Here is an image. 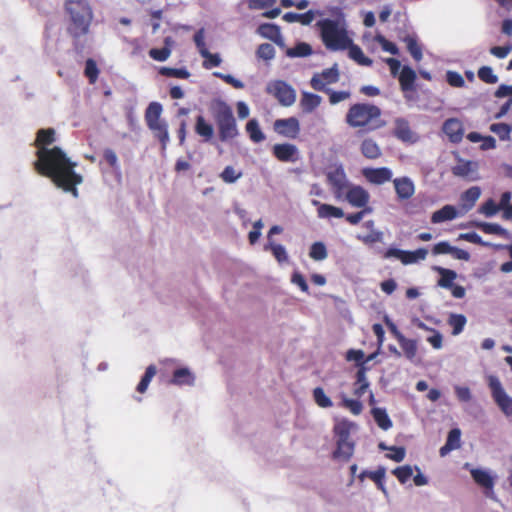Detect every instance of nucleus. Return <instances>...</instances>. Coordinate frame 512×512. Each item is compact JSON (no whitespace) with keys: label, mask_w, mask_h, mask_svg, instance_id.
<instances>
[{"label":"nucleus","mask_w":512,"mask_h":512,"mask_svg":"<svg viewBox=\"0 0 512 512\" xmlns=\"http://www.w3.org/2000/svg\"><path fill=\"white\" fill-rule=\"evenodd\" d=\"M499 211H501L499 205L496 204L492 198L485 201L479 209V212L484 214L486 217H493Z\"/></svg>","instance_id":"58"},{"label":"nucleus","mask_w":512,"mask_h":512,"mask_svg":"<svg viewBox=\"0 0 512 512\" xmlns=\"http://www.w3.org/2000/svg\"><path fill=\"white\" fill-rule=\"evenodd\" d=\"M389 450L391 451V453L386 455L388 459H391L395 462H402L404 460L406 455V450L404 447L391 446Z\"/></svg>","instance_id":"64"},{"label":"nucleus","mask_w":512,"mask_h":512,"mask_svg":"<svg viewBox=\"0 0 512 512\" xmlns=\"http://www.w3.org/2000/svg\"><path fill=\"white\" fill-rule=\"evenodd\" d=\"M313 53L312 47L306 42H298L293 48L286 50V55L290 58L307 57Z\"/></svg>","instance_id":"40"},{"label":"nucleus","mask_w":512,"mask_h":512,"mask_svg":"<svg viewBox=\"0 0 512 512\" xmlns=\"http://www.w3.org/2000/svg\"><path fill=\"white\" fill-rule=\"evenodd\" d=\"M256 55L260 59H263L265 61H270V60L274 59V57H275V48L270 43L260 44L256 51Z\"/></svg>","instance_id":"52"},{"label":"nucleus","mask_w":512,"mask_h":512,"mask_svg":"<svg viewBox=\"0 0 512 512\" xmlns=\"http://www.w3.org/2000/svg\"><path fill=\"white\" fill-rule=\"evenodd\" d=\"M427 254L428 251L425 248H419L415 251H407L396 247H390L385 252V258H396L403 264L408 265L424 260Z\"/></svg>","instance_id":"10"},{"label":"nucleus","mask_w":512,"mask_h":512,"mask_svg":"<svg viewBox=\"0 0 512 512\" xmlns=\"http://www.w3.org/2000/svg\"><path fill=\"white\" fill-rule=\"evenodd\" d=\"M354 446V442L350 439L337 440V448L333 452V457L349 460L354 453Z\"/></svg>","instance_id":"30"},{"label":"nucleus","mask_w":512,"mask_h":512,"mask_svg":"<svg viewBox=\"0 0 512 512\" xmlns=\"http://www.w3.org/2000/svg\"><path fill=\"white\" fill-rule=\"evenodd\" d=\"M392 473L400 483H406L413 475V468L410 465H403L395 468Z\"/></svg>","instance_id":"54"},{"label":"nucleus","mask_w":512,"mask_h":512,"mask_svg":"<svg viewBox=\"0 0 512 512\" xmlns=\"http://www.w3.org/2000/svg\"><path fill=\"white\" fill-rule=\"evenodd\" d=\"M266 250H270L279 263L286 262L288 260V254L285 247L281 244H277L274 241H268L265 245Z\"/></svg>","instance_id":"44"},{"label":"nucleus","mask_w":512,"mask_h":512,"mask_svg":"<svg viewBox=\"0 0 512 512\" xmlns=\"http://www.w3.org/2000/svg\"><path fill=\"white\" fill-rule=\"evenodd\" d=\"M342 405L349 409L350 412L354 415H359L363 410V405L360 400L351 399L346 396L342 397Z\"/></svg>","instance_id":"59"},{"label":"nucleus","mask_w":512,"mask_h":512,"mask_svg":"<svg viewBox=\"0 0 512 512\" xmlns=\"http://www.w3.org/2000/svg\"><path fill=\"white\" fill-rule=\"evenodd\" d=\"M309 256L315 261L326 259L328 253L325 244L320 241L314 242L310 247Z\"/></svg>","instance_id":"47"},{"label":"nucleus","mask_w":512,"mask_h":512,"mask_svg":"<svg viewBox=\"0 0 512 512\" xmlns=\"http://www.w3.org/2000/svg\"><path fill=\"white\" fill-rule=\"evenodd\" d=\"M281 30L277 24L274 23H262L257 28V33L265 39L275 40L280 34Z\"/></svg>","instance_id":"39"},{"label":"nucleus","mask_w":512,"mask_h":512,"mask_svg":"<svg viewBox=\"0 0 512 512\" xmlns=\"http://www.w3.org/2000/svg\"><path fill=\"white\" fill-rule=\"evenodd\" d=\"M416 72L408 65H404L399 73V82L402 91L408 92L415 89Z\"/></svg>","instance_id":"25"},{"label":"nucleus","mask_w":512,"mask_h":512,"mask_svg":"<svg viewBox=\"0 0 512 512\" xmlns=\"http://www.w3.org/2000/svg\"><path fill=\"white\" fill-rule=\"evenodd\" d=\"M397 197L400 200H406L415 193V185L409 177H400L393 180Z\"/></svg>","instance_id":"21"},{"label":"nucleus","mask_w":512,"mask_h":512,"mask_svg":"<svg viewBox=\"0 0 512 512\" xmlns=\"http://www.w3.org/2000/svg\"><path fill=\"white\" fill-rule=\"evenodd\" d=\"M84 73L91 84L96 82L99 75V69L93 59L89 58L86 60Z\"/></svg>","instance_id":"55"},{"label":"nucleus","mask_w":512,"mask_h":512,"mask_svg":"<svg viewBox=\"0 0 512 512\" xmlns=\"http://www.w3.org/2000/svg\"><path fill=\"white\" fill-rule=\"evenodd\" d=\"M212 114L216 122L219 139L227 142L238 136L239 131L232 108L223 100L217 99L213 102Z\"/></svg>","instance_id":"4"},{"label":"nucleus","mask_w":512,"mask_h":512,"mask_svg":"<svg viewBox=\"0 0 512 512\" xmlns=\"http://www.w3.org/2000/svg\"><path fill=\"white\" fill-rule=\"evenodd\" d=\"M386 476V468L384 466H379L375 471L364 470L359 475L360 479H364L365 477L370 478L374 483L379 482V480H384Z\"/></svg>","instance_id":"57"},{"label":"nucleus","mask_w":512,"mask_h":512,"mask_svg":"<svg viewBox=\"0 0 512 512\" xmlns=\"http://www.w3.org/2000/svg\"><path fill=\"white\" fill-rule=\"evenodd\" d=\"M480 195L481 189L478 186H472L468 188L461 194L460 197L462 208L465 211L472 209Z\"/></svg>","instance_id":"27"},{"label":"nucleus","mask_w":512,"mask_h":512,"mask_svg":"<svg viewBox=\"0 0 512 512\" xmlns=\"http://www.w3.org/2000/svg\"><path fill=\"white\" fill-rule=\"evenodd\" d=\"M370 199L366 189L359 185H353L346 193V200L350 205L357 208L365 207Z\"/></svg>","instance_id":"15"},{"label":"nucleus","mask_w":512,"mask_h":512,"mask_svg":"<svg viewBox=\"0 0 512 512\" xmlns=\"http://www.w3.org/2000/svg\"><path fill=\"white\" fill-rule=\"evenodd\" d=\"M55 141L53 128L37 131L35 145L37 160L34 162L36 171L52 180V182L65 192L78 197L77 185L81 184L82 176L75 172V162H72L66 153L59 147L48 148Z\"/></svg>","instance_id":"1"},{"label":"nucleus","mask_w":512,"mask_h":512,"mask_svg":"<svg viewBox=\"0 0 512 512\" xmlns=\"http://www.w3.org/2000/svg\"><path fill=\"white\" fill-rule=\"evenodd\" d=\"M195 132L201 136L204 142H209L214 136V128L202 115L196 117Z\"/></svg>","instance_id":"29"},{"label":"nucleus","mask_w":512,"mask_h":512,"mask_svg":"<svg viewBox=\"0 0 512 512\" xmlns=\"http://www.w3.org/2000/svg\"><path fill=\"white\" fill-rule=\"evenodd\" d=\"M353 426L354 424L348 420H341L337 422L334 426V433L337 440L350 439V432Z\"/></svg>","instance_id":"43"},{"label":"nucleus","mask_w":512,"mask_h":512,"mask_svg":"<svg viewBox=\"0 0 512 512\" xmlns=\"http://www.w3.org/2000/svg\"><path fill=\"white\" fill-rule=\"evenodd\" d=\"M458 240H464L473 244H478L484 247H494L496 249L501 248V245H494L490 242L484 241L482 237L476 232L461 233L458 236Z\"/></svg>","instance_id":"42"},{"label":"nucleus","mask_w":512,"mask_h":512,"mask_svg":"<svg viewBox=\"0 0 512 512\" xmlns=\"http://www.w3.org/2000/svg\"><path fill=\"white\" fill-rule=\"evenodd\" d=\"M163 107L159 102H151L145 110V121L147 126L162 121L161 114Z\"/></svg>","instance_id":"32"},{"label":"nucleus","mask_w":512,"mask_h":512,"mask_svg":"<svg viewBox=\"0 0 512 512\" xmlns=\"http://www.w3.org/2000/svg\"><path fill=\"white\" fill-rule=\"evenodd\" d=\"M457 215L458 213L455 206L447 204L444 205L441 209L432 213L431 222L433 224L443 223L455 219Z\"/></svg>","instance_id":"26"},{"label":"nucleus","mask_w":512,"mask_h":512,"mask_svg":"<svg viewBox=\"0 0 512 512\" xmlns=\"http://www.w3.org/2000/svg\"><path fill=\"white\" fill-rule=\"evenodd\" d=\"M273 129L282 137L295 139L300 133V122L296 117L276 119Z\"/></svg>","instance_id":"11"},{"label":"nucleus","mask_w":512,"mask_h":512,"mask_svg":"<svg viewBox=\"0 0 512 512\" xmlns=\"http://www.w3.org/2000/svg\"><path fill=\"white\" fill-rule=\"evenodd\" d=\"M490 131L495 133L500 140L506 141L510 139L512 127L506 123H493L490 125Z\"/></svg>","instance_id":"48"},{"label":"nucleus","mask_w":512,"mask_h":512,"mask_svg":"<svg viewBox=\"0 0 512 512\" xmlns=\"http://www.w3.org/2000/svg\"><path fill=\"white\" fill-rule=\"evenodd\" d=\"M328 182L331 184L336 194L342 192L347 186V176L344 168L340 165L326 174Z\"/></svg>","instance_id":"20"},{"label":"nucleus","mask_w":512,"mask_h":512,"mask_svg":"<svg viewBox=\"0 0 512 512\" xmlns=\"http://www.w3.org/2000/svg\"><path fill=\"white\" fill-rule=\"evenodd\" d=\"M458 163L452 167L451 171L454 176L467 178L469 180H477L478 179V163L471 160H464L460 157L457 158Z\"/></svg>","instance_id":"13"},{"label":"nucleus","mask_w":512,"mask_h":512,"mask_svg":"<svg viewBox=\"0 0 512 512\" xmlns=\"http://www.w3.org/2000/svg\"><path fill=\"white\" fill-rule=\"evenodd\" d=\"M371 414L381 429L387 431L392 427V421L385 408L374 407L371 410Z\"/></svg>","instance_id":"35"},{"label":"nucleus","mask_w":512,"mask_h":512,"mask_svg":"<svg viewBox=\"0 0 512 512\" xmlns=\"http://www.w3.org/2000/svg\"><path fill=\"white\" fill-rule=\"evenodd\" d=\"M313 398L316 404L321 408H329L333 405L332 400L326 395L324 389L321 387L313 389Z\"/></svg>","instance_id":"49"},{"label":"nucleus","mask_w":512,"mask_h":512,"mask_svg":"<svg viewBox=\"0 0 512 512\" xmlns=\"http://www.w3.org/2000/svg\"><path fill=\"white\" fill-rule=\"evenodd\" d=\"M339 78L338 64L335 63L332 67L324 69L321 73H315L310 80V85L316 91H324L327 89L326 85L337 83Z\"/></svg>","instance_id":"9"},{"label":"nucleus","mask_w":512,"mask_h":512,"mask_svg":"<svg viewBox=\"0 0 512 512\" xmlns=\"http://www.w3.org/2000/svg\"><path fill=\"white\" fill-rule=\"evenodd\" d=\"M246 131L254 143H260L266 139L265 134L260 128L259 122L257 119L252 118L246 124Z\"/></svg>","instance_id":"36"},{"label":"nucleus","mask_w":512,"mask_h":512,"mask_svg":"<svg viewBox=\"0 0 512 512\" xmlns=\"http://www.w3.org/2000/svg\"><path fill=\"white\" fill-rule=\"evenodd\" d=\"M446 81L447 83L456 88L463 87L465 85V80L462 75L456 71H447L446 73Z\"/></svg>","instance_id":"62"},{"label":"nucleus","mask_w":512,"mask_h":512,"mask_svg":"<svg viewBox=\"0 0 512 512\" xmlns=\"http://www.w3.org/2000/svg\"><path fill=\"white\" fill-rule=\"evenodd\" d=\"M477 74L478 78L487 84H495L499 79L490 66L480 67Z\"/></svg>","instance_id":"51"},{"label":"nucleus","mask_w":512,"mask_h":512,"mask_svg":"<svg viewBox=\"0 0 512 512\" xmlns=\"http://www.w3.org/2000/svg\"><path fill=\"white\" fill-rule=\"evenodd\" d=\"M402 41L405 42L407 50L413 57L415 61H420L423 57L422 49L417 42V37L415 35H406L402 38Z\"/></svg>","instance_id":"38"},{"label":"nucleus","mask_w":512,"mask_h":512,"mask_svg":"<svg viewBox=\"0 0 512 512\" xmlns=\"http://www.w3.org/2000/svg\"><path fill=\"white\" fill-rule=\"evenodd\" d=\"M343 216L344 212L341 208L330 204H323L320 206V209H318V217L320 218H342Z\"/></svg>","instance_id":"46"},{"label":"nucleus","mask_w":512,"mask_h":512,"mask_svg":"<svg viewBox=\"0 0 512 512\" xmlns=\"http://www.w3.org/2000/svg\"><path fill=\"white\" fill-rule=\"evenodd\" d=\"M469 464L465 465L469 469L472 479L475 483L483 489V495L495 502L499 499L494 492L495 479L487 469L482 468H469Z\"/></svg>","instance_id":"8"},{"label":"nucleus","mask_w":512,"mask_h":512,"mask_svg":"<svg viewBox=\"0 0 512 512\" xmlns=\"http://www.w3.org/2000/svg\"><path fill=\"white\" fill-rule=\"evenodd\" d=\"M362 174L370 183L376 185L384 184L392 178V171L387 167L364 168Z\"/></svg>","instance_id":"18"},{"label":"nucleus","mask_w":512,"mask_h":512,"mask_svg":"<svg viewBox=\"0 0 512 512\" xmlns=\"http://www.w3.org/2000/svg\"><path fill=\"white\" fill-rule=\"evenodd\" d=\"M213 75L217 78L222 79L224 82H226L227 84H230L231 86H233L236 89L244 88V83L241 80L235 78L231 74H224L222 72H214Z\"/></svg>","instance_id":"63"},{"label":"nucleus","mask_w":512,"mask_h":512,"mask_svg":"<svg viewBox=\"0 0 512 512\" xmlns=\"http://www.w3.org/2000/svg\"><path fill=\"white\" fill-rule=\"evenodd\" d=\"M488 385L491 390V395L499 409L507 417L512 416V397H510L504 390L500 380L496 376H489Z\"/></svg>","instance_id":"7"},{"label":"nucleus","mask_w":512,"mask_h":512,"mask_svg":"<svg viewBox=\"0 0 512 512\" xmlns=\"http://www.w3.org/2000/svg\"><path fill=\"white\" fill-rule=\"evenodd\" d=\"M467 318L463 314L451 313L448 318V324L452 327V335L457 336L464 330Z\"/></svg>","instance_id":"41"},{"label":"nucleus","mask_w":512,"mask_h":512,"mask_svg":"<svg viewBox=\"0 0 512 512\" xmlns=\"http://www.w3.org/2000/svg\"><path fill=\"white\" fill-rule=\"evenodd\" d=\"M242 175V172L236 171L234 167L226 166L221 172L220 177L225 183L232 184L235 183L238 179H240Z\"/></svg>","instance_id":"53"},{"label":"nucleus","mask_w":512,"mask_h":512,"mask_svg":"<svg viewBox=\"0 0 512 512\" xmlns=\"http://www.w3.org/2000/svg\"><path fill=\"white\" fill-rule=\"evenodd\" d=\"M159 73L166 77H174L178 79H187L190 76V73L186 68L162 67L159 70Z\"/></svg>","instance_id":"50"},{"label":"nucleus","mask_w":512,"mask_h":512,"mask_svg":"<svg viewBox=\"0 0 512 512\" xmlns=\"http://www.w3.org/2000/svg\"><path fill=\"white\" fill-rule=\"evenodd\" d=\"M195 381L196 376L188 367H180L173 371L169 383L179 387H193L195 385Z\"/></svg>","instance_id":"19"},{"label":"nucleus","mask_w":512,"mask_h":512,"mask_svg":"<svg viewBox=\"0 0 512 512\" xmlns=\"http://www.w3.org/2000/svg\"><path fill=\"white\" fill-rule=\"evenodd\" d=\"M266 92L276 98L283 107L292 106L297 99L296 90L284 80L270 81L266 86Z\"/></svg>","instance_id":"6"},{"label":"nucleus","mask_w":512,"mask_h":512,"mask_svg":"<svg viewBox=\"0 0 512 512\" xmlns=\"http://www.w3.org/2000/svg\"><path fill=\"white\" fill-rule=\"evenodd\" d=\"M360 150L362 155L368 159H377L382 154L378 144L370 138L362 141Z\"/></svg>","instance_id":"34"},{"label":"nucleus","mask_w":512,"mask_h":512,"mask_svg":"<svg viewBox=\"0 0 512 512\" xmlns=\"http://www.w3.org/2000/svg\"><path fill=\"white\" fill-rule=\"evenodd\" d=\"M375 41L377 43H379L382 47V49L385 51V52H388L392 55H397L399 53V49L397 47V45L389 40H387L385 38V36H383L382 34L378 33L375 35Z\"/></svg>","instance_id":"56"},{"label":"nucleus","mask_w":512,"mask_h":512,"mask_svg":"<svg viewBox=\"0 0 512 512\" xmlns=\"http://www.w3.org/2000/svg\"><path fill=\"white\" fill-rule=\"evenodd\" d=\"M66 11L69 15L70 25L68 31L76 42L88 34L93 20V10L88 0H66ZM78 49V44L75 43Z\"/></svg>","instance_id":"2"},{"label":"nucleus","mask_w":512,"mask_h":512,"mask_svg":"<svg viewBox=\"0 0 512 512\" xmlns=\"http://www.w3.org/2000/svg\"><path fill=\"white\" fill-rule=\"evenodd\" d=\"M171 55V48H152L149 50V56L156 61H166Z\"/></svg>","instance_id":"61"},{"label":"nucleus","mask_w":512,"mask_h":512,"mask_svg":"<svg viewBox=\"0 0 512 512\" xmlns=\"http://www.w3.org/2000/svg\"><path fill=\"white\" fill-rule=\"evenodd\" d=\"M321 101L322 98L318 94L303 91L300 106L304 113H311L321 104Z\"/></svg>","instance_id":"28"},{"label":"nucleus","mask_w":512,"mask_h":512,"mask_svg":"<svg viewBox=\"0 0 512 512\" xmlns=\"http://www.w3.org/2000/svg\"><path fill=\"white\" fill-rule=\"evenodd\" d=\"M380 115L381 109L378 106L369 103H356L349 108L346 122L353 128L364 127Z\"/></svg>","instance_id":"5"},{"label":"nucleus","mask_w":512,"mask_h":512,"mask_svg":"<svg viewBox=\"0 0 512 512\" xmlns=\"http://www.w3.org/2000/svg\"><path fill=\"white\" fill-rule=\"evenodd\" d=\"M461 446V430L453 428L448 432L445 444L439 449L441 457H445L451 451L460 448Z\"/></svg>","instance_id":"22"},{"label":"nucleus","mask_w":512,"mask_h":512,"mask_svg":"<svg viewBox=\"0 0 512 512\" xmlns=\"http://www.w3.org/2000/svg\"><path fill=\"white\" fill-rule=\"evenodd\" d=\"M156 372H157V369H156L155 365H149L146 368L144 375L141 377V380H140V382L138 383V385L136 387V390L139 393L146 392V390L148 389V386H149L151 380L156 375Z\"/></svg>","instance_id":"45"},{"label":"nucleus","mask_w":512,"mask_h":512,"mask_svg":"<svg viewBox=\"0 0 512 512\" xmlns=\"http://www.w3.org/2000/svg\"><path fill=\"white\" fill-rule=\"evenodd\" d=\"M470 224L472 226L480 229L481 231H483L486 234L500 235V236H503V237H505L507 239H510L512 237L510 232L507 229L503 228L501 225H499L497 223H488V222H483V221H473Z\"/></svg>","instance_id":"24"},{"label":"nucleus","mask_w":512,"mask_h":512,"mask_svg":"<svg viewBox=\"0 0 512 512\" xmlns=\"http://www.w3.org/2000/svg\"><path fill=\"white\" fill-rule=\"evenodd\" d=\"M323 92L329 94V102L332 105L338 104L350 97L349 91H334L330 88H327Z\"/></svg>","instance_id":"60"},{"label":"nucleus","mask_w":512,"mask_h":512,"mask_svg":"<svg viewBox=\"0 0 512 512\" xmlns=\"http://www.w3.org/2000/svg\"><path fill=\"white\" fill-rule=\"evenodd\" d=\"M434 270L440 274V279L438 280V286L449 289L453 286V282L457 277V273L454 270L443 268L440 266H435Z\"/></svg>","instance_id":"33"},{"label":"nucleus","mask_w":512,"mask_h":512,"mask_svg":"<svg viewBox=\"0 0 512 512\" xmlns=\"http://www.w3.org/2000/svg\"><path fill=\"white\" fill-rule=\"evenodd\" d=\"M325 14L322 10H308L304 13L286 12L282 19L287 23L299 22L304 26L310 25L316 16H323Z\"/></svg>","instance_id":"16"},{"label":"nucleus","mask_w":512,"mask_h":512,"mask_svg":"<svg viewBox=\"0 0 512 512\" xmlns=\"http://www.w3.org/2000/svg\"><path fill=\"white\" fill-rule=\"evenodd\" d=\"M148 128L153 132L154 136L159 140L162 151H165L169 142L170 136L168 131V124L165 120H162L153 125H148Z\"/></svg>","instance_id":"23"},{"label":"nucleus","mask_w":512,"mask_h":512,"mask_svg":"<svg viewBox=\"0 0 512 512\" xmlns=\"http://www.w3.org/2000/svg\"><path fill=\"white\" fill-rule=\"evenodd\" d=\"M393 136L403 143L414 144L419 140L416 132L410 128L409 121L404 117L394 119Z\"/></svg>","instance_id":"12"},{"label":"nucleus","mask_w":512,"mask_h":512,"mask_svg":"<svg viewBox=\"0 0 512 512\" xmlns=\"http://www.w3.org/2000/svg\"><path fill=\"white\" fill-rule=\"evenodd\" d=\"M400 347L402 348L405 357L412 361L416 354H417V348L418 344L417 341L414 339H409L405 336H401L399 340H397Z\"/></svg>","instance_id":"37"},{"label":"nucleus","mask_w":512,"mask_h":512,"mask_svg":"<svg viewBox=\"0 0 512 512\" xmlns=\"http://www.w3.org/2000/svg\"><path fill=\"white\" fill-rule=\"evenodd\" d=\"M442 130L452 143H459L464 135L463 125L457 118H449L445 120Z\"/></svg>","instance_id":"17"},{"label":"nucleus","mask_w":512,"mask_h":512,"mask_svg":"<svg viewBox=\"0 0 512 512\" xmlns=\"http://www.w3.org/2000/svg\"><path fill=\"white\" fill-rule=\"evenodd\" d=\"M273 155L282 162H295L298 160L299 150L296 145L290 143L275 144Z\"/></svg>","instance_id":"14"},{"label":"nucleus","mask_w":512,"mask_h":512,"mask_svg":"<svg viewBox=\"0 0 512 512\" xmlns=\"http://www.w3.org/2000/svg\"><path fill=\"white\" fill-rule=\"evenodd\" d=\"M347 49L349 58L354 60L357 64L367 67L372 65V59L366 57L362 49L358 45L354 44L352 40Z\"/></svg>","instance_id":"31"},{"label":"nucleus","mask_w":512,"mask_h":512,"mask_svg":"<svg viewBox=\"0 0 512 512\" xmlns=\"http://www.w3.org/2000/svg\"><path fill=\"white\" fill-rule=\"evenodd\" d=\"M316 27L320 31V37L328 50L343 51L351 43L348 36L347 23L334 21L331 18H323L316 22Z\"/></svg>","instance_id":"3"}]
</instances>
